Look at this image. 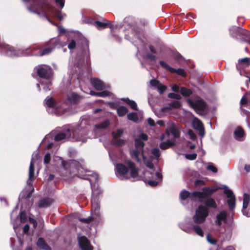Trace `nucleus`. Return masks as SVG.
<instances>
[{
	"label": "nucleus",
	"instance_id": "bb28decb",
	"mask_svg": "<svg viewBox=\"0 0 250 250\" xmlns=\"http://www.w3.org/2000/svg\"><path fill=\"white\" fill-rule=\"evenodd\" d=\"M234 137L237 140L242 138L244 136V131L241 127H238L234 132Z\"/></svg>",
	"mask_w": 250,
	"mask_h": 250
},
{
	"label": "nucleus",
	"instance_id": "9d476101",
	"mask_svg": "<svg viewBox=\"0 0 250 250\" xmlns=\"http://www.w3.org/2000/svg\"><path fill=\"white\" fill-rule=\"evenodd\" d=\"M78 242L82 250H93V247L90 245L89 241L85 236L79 237Z\"/></svg>",
	"mask_w": 250,
	"mask_h": 250
},
{
	"label": "nucleus",
	"instance_id": "393cba45",
	"mask_svg": "<svg viewBox=\"0 0 250 250\" xmlns=\"http://www.w3.org/2000/svg\"><path fill=\"white\" fill-rule=\"evenodd\" d=\"M239 37L242 38L245 42L250 40V32L242 28Z\"/></svg>",
	"mask_w": 250,
	"mask_h": 250
},
{
	"label": "nucleus",
	"instance_id": "58836bf2",
	"mask_svg": "<svg viewBox=\"0 0 250 250\" xmlns=\"http://www.w3.org/2000/svg\"><path fill=\"white\" fill-rule=\"evenodd\" d=\"M169 105L171 107V109H179L181 106V103L178 101H173L169 104Z\"/></svg>",
	"mask_w": 250,
	"mask_h": 250
},
{
	"label": "nucleus",
	"instance_id": "680f3d73",
	"mask_svg": "<svg viewBox=\"0 0 250 250\" xmlns=\"http://www.w3.org/2000/svg\"><path fill=\"white\" fill-rule=\"evenodd\" d=\"M250 200V195L248 193L244 194L243 202L249 203Z\"/></svg>",
	"mask_w": 250,
	"mask_h": 250
},
{
	"label": "nucleus",
	"instance_id": "f8f14e48",
	"mask_svg": "<svg viewBox=\"0 0 250 250\" xmlns=\"http://www.w3.org/2000/svg\"><path fill=\"white\" fill-rule=\"evenodd\" d=\"M250 65V58H245L241 59H239L238 61V63L236 65L237 69L241 71L244 70L247 67Z\"/></svg>",
	"mask_w": 250,
	"mask_h": 250
},
{
	"label": "nucleus",
	"instance_id": "2f4dec72",
	"mask_svg": "<svg viewBox=\"0 0 250 250\" xmlns=\"http://www.w3.org/2000/svg\"><path fill=\"white\" fill-rule=\"evenodd\" d=\"M169 130L175 138H178L180 137V132L174 125H172L170 126Z\"/></svg>",
	"mask_w": 250,
	"mask_h": 250
},
{
	"label": "nucleus",
	"instance_id": "3c124183",
	"mask_svg": "<svg viewBox=\"0 0 250 250\" xmlns=\"http://www.w3.org/2000/svg\"><path fill=\"white\" fill-rule=\"evenodd\" d=\"M157 88L159 90V93L160 94H162L166 91L167 87L166 85L160 83L159 85H158V86L157 87Z\"/></svg>",
	"mask_w": 250,
	"mask_h": 250
},
{
	"label": "nucleus",
	"instance_id": "7ed1b4c3",
	"mask_svg": "<svg viewBox=\"0 0 250 250\" xmlns=\"http://www.w3.org/2000/svg\"><path fill=\"white\" fill-rule=\"evenodd\" d=\"M145 143L140 139L136 138L134 139L135 148L130 151V155L131 157L135 158L138 163L141 162V159L139 156L141 154L142 156L143 160L146 159L144 155Z\"/></svg>",
	"mask_w": 250,
	"mask_h": 250
},
{
	"label": "nucleus",
	"instance_id": "09e8293b",
	"mask_svg": "<svg viewBox=\"0 0 250 250\" xmlns=\"http://www.w3.org/2000/svg\"><path fill=\"white\" fill-rule=\"evenodd\" d=\"M224 192H225V193L226 194L227 197L229 199L235 198V195H234L233 192L231 190H230V189L225 190L224 191Z\"/></svg>",
	"mask_w": 250,
	"mask_h": 250
},
{
	"label": "nucleus",
	"instance_id": "0e129e2a",
	"mask_svg": "<svg viewBox=\"0 0 250 250\" xmlns=\"http://www.w3.org/2000/svg\"><path fill=\"white\" fill-rule=\"evenodd\" d=\"M147 184L151 187H155L158 185V182L150 180L147 181Z\"/></svg>",
	"mask_w": 250,
	"mask_h": 250
},
{
	"label": "nucleus",
	"instance_id": "7c9ffc66",
	"mask_svg": "<svg viewBox=\"0 0 250 250\" xmlns=\"http://www.w3.org/2000/svg\"><path fill=\"white\" fill-rule=\"evenodd\" d=\"M180 92L184 97H189L192 93V91L190 89L185 87H181Z\"/></svg>",
	"mask_w": 250,
	"mask_h": 250
},
{
	"label": "nucleus",
	"instance_id": "f704fd0d",
	"mask_svg": "<svg viewBox=\"0 0 250 250\" xmlns=\"http://www.w3.org/2000/svg\"><path fill=\"white\" fill-rule=\"evenodd\" d=\"M227 214L225 211L220 212L216 216L217 221H226L227 218Z\"/></svg>",
	"mask_w": 250,
	"mask_h": 250
},
{
	"label": "nucleus",
	"instance_id": "5701e85b",
	"mask_svg": "<svg viewBox=\"0 0 250 250\" xmlns=\"http://www.w3.org/2000/svg\"><path fill=\"white\" fill-rule=\"evenodd\" d=\"M110 93V92L107 90H104L100 92H97L93 90H91L90 91V94L91 95L101 97L108 96H109Z\"/></svg>",
	"mask_w": 250,
	"mask_h": 250
},
{
	"label": "nucleus",
	"instance_id": "39448f33",
	"mask_svg": "<svg viewBox=\"0 0 250 250\" xmlns=\"http://www.w3.org/2000/svg\"><path fill=\"white\" fill-rule=\"evenodd\" d=\"M218 190V188L214 187H205L202 188V191H195L191 193V197L192 200L194 198L199 199H207L209 196L212 195L214 192Z\"/></svg>",
	"mask_w": 250,
	"mask_h": 250
},
{
	"label": "nucleus",
	"instance_id": "20e7f679",
	"mask_svg": "<svg viewBox=\"0 0 250 250\" xmlns=\"http://www.w3.org/2000/svg\"><path fill=\"white\" fill-rule=\"evenodd\" d=\"M208 213L209 210L207 207L202 205L199 206L193 216L194 223L197 224L203 223L208 216Z\"/></svg>",
	"mask_w": 250,
	"mask_h": 250
},
{
	"label": "nucleus",
	"instance_id": "4468645a",
	"mask_svg": "<svg viewBox=\"0 0 250 250\" xmlns=\"http://www.w3.org/2000/svg\"><path fill=\"white\" fill-rule=\"evenodd\" d=\"M103 21L104 22L99 21H95V25L98 29H105L107 27H112V25L109 21L105 19H103Z\"/></svg>",
	"mask_w": 250,
	"mask_h": 250
},
{
	"label": "nucleus",
	"instance_id": "ea45409f",
	"mask_svg": "<svg viewBox=\"0 0 250 250\" xmlns=\"http://www.w3.org/2000/svg\"><path fill=\"white\" fill-rule=\"evenodd\" d=\"M113 144V145L118 146H122L124 145L125 144V141L123 139H114Z\"/></svg>",
	"mask_w": 250,
	"mask_h": 250
},
{
	"label": "nucleus",
	"instance_id": "6e6552de",
	"mask_svg": "<svg viewBox=\"0 0 250 250\" xmlns=\"http://www.w3.org/2000/svg\"><path fill=\"white\" fill-rule=\"evenodd\" d=\"M187 102L195 111H204L207 106L206 102L202 99L197 100L195 102H193L190 99H188Z\"/></svg>",
	"mask_w": 250,
	"mask_h": 250
},
{
	"label": "nucleus",
	"instance_id": "c03bdc74",
	"mask_svg": "<svg viewBox=\"0 0 250 250\" xmlns=\"http://www.w3.org/2000/svg\"><path fill=\"white\" fill-rule=\"evenodd\" d=\"M146 158L145 159V160H143L144 161V163L146 167H148L150 169H153L154 168V165L152 163V160H146Z\"/></svg>",
	"mask_w": 250,
	"mask_h": 250
},
{
	"label": "nucleus",
	"instance_id": "603ef678",
	"mask_svg": "<svg viewBox=\"0 0 250 250\" xmlns=\"http://www.w3.org/2000/svg\"><path fill=\"white\" fill-rule=\"evenodd\" d=\"M146 58L151 61H155L156 60V56L152 53L146 54Z\"/></svg>",
	"mask_w": 250,
	"mask_h": 250
},
{
	"label": "nucleus",
	"instance_id": "4c0bfd02",
	"mask_svg": "<svg viewBox=\"0 0 250 250\" xmlns=\"http://www.w3.org/2000/svg\"><path fill=\"white\" fill-rule=\"evenodd\" d=\"M124 133V130L122 129H118L117 132L113 131L112 136L114 139H117L122 136Z\"/></svg>",
	"mask_w": 250,
	"mask_h": 250
},
{
	"label": "nucleus",
	"instance_id": "0eeeda50",
	"mask_svg": "<svg viewBox=\"0 0 250 250\" xmlns=\"http://www.w3.org/2000/svg\"><path fill=\"white\" fill-rule=\"evenodd\" d=\"M102 191L99 188L92 189L91 196V209L94 211L96 215H98L100 209L99 197Z\"/></svg>",
	"mask_w": 250,
	"mask_h": 250
},
{
	"label": "nucleus",
	"instance_id": "052dcab7",
	"mask_svg": "<svg viewBox=\"0 0 250 250\" xmlns=\"http://www.w3.org/2000/svg\"><path fill=\"white\" fill-rule=\"evenodd\" d=\"M207 169L208 170L212 171V172H213L214 173H216L217 172V171H218L217 168L213 166L212 165H208L207 167Z\"/></svg>",
	"mask_w": 250,
	"mask_h": 250
},
{
	"label": "nucleus",
	"instance_id": "cd10ccee",
	"mask_svg": "<svg viewBox=\"0 0 250 250\" xmlns=\"http://www.w3.org/2000/svg\"><path fill=\"white\" fill-rule=\"evenodd\" d=\"M204 204L207 207L213 208H216L217 207L215 200L212 198H208L204 202Z\"/></svg>",
	"mask_w": 250,
	"mask_h": 250
},
{
	"label": "nucleus",
	"instance_id": "9b49d317",
	"mask_svg": "<svg viewBox=\"0 0 250 250\" xmlns=\"http://www.w3.org/2000/svg\"><path fill=\"white\" fill-rule=\"evenodd\" d=\"M90 83L97 90H103L105 88V85L103 82L97 78H91Z\"/></svg>",
	"mask_w": 250,
	"mask_h": 250
},
{
	"label": "nucleus",
	"instance_id": "a211bd4d",
	"mask_svg": "<svg viewBox=\"0 0 250 250\" xmlns=\"http://www.w3.org/2000/svg\"><path fill=\"white\" fill-rule=\"evenodd\" d=\"M42 5L49 12L53 13L55 10L54 6L48 0H41Z\"/></svg>",
	"mask_w": 250,
	"mask_h": 250
},
{
	"label": "nucleus",
	"instance_id": "8fccbe9b",
	"mask_svg": "<svg viewBox=\"0 0 250 250\" xmlns=\"http://www.w3.org/2000/svg\"><path fill=\"white\" fill-rule=\"evenodd\" d=\"M94 220L92 216H89L87 218H79V220L83 223L88 224Z\"/></svg>",
	"mask_w": 250,
	"mask_h": 250
},
{
	"label": "nucleus",
	"instance_id": "6ab92c4d",
	"mask_svg": "<svg viewBox=\"0 0 250 250\" xmlns=\"http://www.w3.org/2000/svg\"><path fill=\"white\" fill-rule=\"evenodd\" d=\"M52 203V200L49 198H43L41 200L38 204V207L40 208L49 207Z\"/></svg>",
	"mask_w": 250,
	"mask_h": 250
},
{
	"label": "nucleus",
	"instance_id": "a19ab883",
	"mask_svg": "<svg viewBox=\"0 0 250 250\" xmlns=\"http://www.w3.org/2000/svg\"><path fill=\"white\" fill-rule=\"evenodd\" d=\"M246 94L244 95L241 99L240 104L242 105H245L249 108V99L248 97H246Z\"/></svg>",
	"mask_w": 250,
	"mask_h": 250
},
{
	"label": "nucleus",
	"instance_id": "de8ad7c7",
	"mask_svg": "<svg viewBox=\"0 0 250 250\" xmlns=\"http://www.w3.org/2000/svg\"><path fill=\"white\" fill-rule=\"evenodd\" d=\"M197 155L196 153L185 154V158L189 160H194L197 158Z\"/></svg>",
	"mask_w": 250,
	"mask_h": 250
},
{
	"label": "nucleus",
	"instance_id": "a18cd8bd",
	"mask_svg": "<svg viewBox=\"0 0 250 250\" xmlns=\"http://www.w3.org/2000/svg\"><path fill=\"white\" fill-rule=\"evenodd\" d=\"M151 153L156 159H158L160 156L159 149L157 148H153L151 150Z\"/></svg>",
	"mask_w": 250,
	"mask_h": 250
},
{
	"label": "nucleus",
	"instance_id": "338daca9",
	"mask_svg": "<svg viewBox=\"0 0 250 250\" xmlns=\"http://www.w3.org/2000/svg\"><path fill=\"white\" fill-rule=\"evenodd\" d=\"M172 90L175 92H178L179 91V86L177 84H173L171 87Z\"/></svg>",
	"mask_w": 250,
	"mask_h": 250
},
{
	"label": "nucleus",
	"instance_id": "774afa93",
	"mask_svg": "<svg viewBox=\"0 0 250 250\" xmlns=\"http://www.w3.org/2000/svg\"><path fill=\"white\" fill-rule=\"evenodd\" d=\"M171 109V107L170 106V105L169 104L168 106H165V107L161 108L160 111L162 112H165L169 111Z\"/></svg>",
	"mask_w": 250,
	"mask_h": 250
},
{
	"label": "nucleus",
	"instance_id": "c85d7f7f",
	"mask_svg": "<svg viewBox=\"0 0 250 250\" xmlns=\"http://www.w3.org/2000/svg\"><path fill=\"white\" fill-rule=\"evenodd\" d=\"M128 111V109L124 105L120 106L117 109V114L119 117H123Z\"/></svg>",
	"mask_w": 250,
	"mask_h": 250
},
{
	"label": "nucleus",
	"instance_id": "1a4fd4ad",
	"mask_svg": "<svg viewBox=\"0 0 250 250\" xmlns=\"http://www.w3.org/2000/svg\"><path fill=\"white\" fill-rule=\"evenodd\" d=\"M160 65L162 67L169 71L171 73H177V75L181 76L183 77L186 78L187 77V73L183 68L175 69L170 67L164 61H160L159 62Z\"/></svg>",
	"mask_w": 250,
	"mask_h": 250
},
{
	"label": "nucleus",
	"instance_id": "5fc2aeb1",
	"mask_svg": "<svg viewBox=\"0 0 250 250\" xmlns=\"http://www.w3.org/2000/svg\"><path fill=\"white\" fill-rule=\"evenodd\" d=\"M51 161V155L49 153H47L44 157V163L49 164Z\"/></svg>",
	"mask_w": 250,
	"mask_h": 250
},
{
	"label": "nucleus",
	"instance_id": "69168bd1",
	"mask_svg": "<svg viewBox=\"0 0 250 250\" xmlns=\"http://www.w3.org/2000/svg\"><path fill=\"white\" fill-rule=\"evenodd\" d=\"M30 226L28 224H26L23 228V232L24 234H27L29 230Z\"/></svg>",
	"mask_w": 250,
	"mask_h": 250
},
{
	"label": "nucleus",
	"instance_id": "473e14b6",
	"mask_svg": "<svg viewBox=\"0 0 250 250\" xmlns=\"http://www.w3.org/2000/svg\"><path fill=\"white\" fill-rule=\"evenodd\" d=\"M45 103L47 106L50 108H54L56 105L54 99L52 97H47L45 99Z\"/></svg>",
	"mask_w": 250,
	"mask_h": 250
},
{
	"label": "nucleus",
	"instance_id": "f257e3e1",
	"mask_svg": "<svg viewBox=\"0 0 250 250\" xmlns=\"http://www.w3.org/2000/svg\"><path fill=\"white\" fill-rule=\"evenodd\" d=\"M127 167L122 163L117 164L116 169L118 173L122 175H126L128 171L131 178H136L139 174V169L136 167L135 164L131 160L127 162Z\"/></svg>",
	"mask_w": 250,
	"mask_h": 250
},
{
	"label": "nucleus",
	"instance_id": "f3484780",
	"mask_svg": "<svg viewBox=\"0 0 250 250\" xmlns=\"http://www.w3.org/2000/svg\"><path fill=\"white\" fill-rule=\"evenodd\" d=\"M37 245L40 248L44 250H51L50 247L48 245L42 238H39L37 242Z\"/></svg>",
	"mask_w": 250,
	"mask_h": 250
},
{
	"label": "nucleus",
	"instance_id": "c756f323",
	"mask_svg": "<svg viewBox=\"0 0 250 250\" xmlns=\"http://www.w3.org/2000/svg\"><path fill=\"white\" fill-rule=\"evenodd\" d=\"M191 193L186 190H183L180 193L179 197L182 200H186L188 197L191 199Z\"/></svg>",
	"mask_w": 250,
	"mask_h": 250
},
{
	"label": "nucleus",
	"instance_id": "72a5a7b5",
	"mask_svg": "<svg viewBox=\"0 0 250 250\" xmlns=\"http://www.w3.org/2000/svg\"><path fill=\"white\" fill-rule=\"evenodd\" d=\"M193 229L195 232L199 236L201 237L204 236V232L201 228L197 225H193L192 226Z\"/></svg>",
	"mask_w": 250,
	"mask_h": 250
},
{
	"label": "nucleus",
	"instance_id": "49530a36",
	"mask_svg": "<svg viewBox=\"0 0 250 250\" xmlns=\"http://www.w3.org/2000/svg\"><path fill=\"white\" fill-rule=\"evenodd\" d=\"M208 241L211 244L215 245L217 243V240L214 238L211 235L208 234L207 236Z\"/></svg>",
	"mask_w": 250,
	"mask_h": 250
},
{
	"label": "nucleus",
	"instance_id": "bf43d9fd",
	"mask_svg": "<svg viewBox=\"0 0 250 250\" xmlns=\"http://www.w3.org/2000/svg\"><path fill=\"white\" fill-rule=\"evenodd\" d=\"M205 184V183L204 181L199 179L195 180L194 182V185L196 187L204 185Z\"/></svg>",
	"mask_w": 250,
	"mask_h": 250
},
{
	"label": "nucleus",
	"instance_id": "e433bc0d",
	"mask_svg": "<svg viewBox=\"0 0 250 250\" xmlns=\"http://www.w3.org/2000/svg\"><path fill=\"white\" fill-rule=\"evenodd\" d=\"M227 204L230 210L233 209L235 207V198L229 199L227 201Z\"/></svg>",
	"mask_w": 250,
	"mask_h": 250
},
{
	"label": "nucleus",
	"instance_id": "2eb2a0df",
	"mask_svg": "<svg viewBox=\"0 0 250 250\" xmlns=\"http://www.w3.org/2000/svg\"><path fill=\"white\" fill-rule=\"evenodd\" d=\"M71 137V132L69 129H68L66 133L60 132L55 136V140L56 141H60L66 138Z\"/></svg>",
	"mask_w": 250,
	"mask_h": 250
},
{
	"label": "nucleus",
	"instance_id": "6e6d98bb",
	"mask_svg": "<svg viewBox=\"0 0 250 250\" xmlns=\"http://www.w3.org/2000/svg\"><path fill=\"white\" fill-rule=\"evenodd\" d=\"M130 107L133 110H138V108H137V105L136 104V103H135V102H134V101H132L131 100L130 101V102H129L128 104Z\"/></svg>",
	"mask_w": 250,
	"mask_h": 250
},
{
	"label": "nucleus",
	"instance_id": "dca6fc26",
	"mask_svg": "<svg viewBox=\"0 0 250 250\" xmlns=\"http://www.w3.org/2000/svg\"><path fill=\"white\" fill-rule=\"evenodd\" d=\"M242 28L233 26L229 29V33L230 35L234 38H238L239 37Z\"/></svg>",
	"mask_w": 250,
	"mask_h": 250
},
{
	"label": "nucleus",
	"instance_id": "37998d69",
	"mask_svg": "<svg viewBox=\"0 0 250 250\" xmlns=\"http://www.w3.org/2000/svg\"><path fill=\"white\" fill-rule=\"evenodd\" d=\"M167 97L171 99H174L176 100H180L182 97L179 94L175 93H169L167 95Z\"/></svg>",
	"mask_w": 250,
	"mask_h": 250
},
{
	"label": "nucleus",
	"instance_id": "79ce46f5",
	"mask_svg": "<svg viewBox=\"0 0 250 250\" xmlns=\"http://www.w3.org/2000/svg\"><path fill=\"white\" fill-rule=\"evenodd\" d=\"M109 122L108 120H105L104 122L97 125L98 128H106L109 125Z\"/></svg>",
	"mask_w": 250,
	"mask_h": 250
},
{
	"label": "nucleus",
	"instance_id": "864d4df0",
	"mask_svg": "<svg viewBox=\"0 0 250 250\" xmlns=\"http://www.w3.org/2000/svg\"><path fill=\"white\" fill-rule=\"evenodd\" d=\"M149 83L150 84L154 87H157L160 84V81L155 79H151Z\"/></svg>",
	"mask_w": 250,
	"mask_h": 250
},
{
	"label": "nucleus",
	"instance_id": "13d9d810",
	"mask_svg": "<svg viewBox=\"0 0 250 250\" xmlns=\"http://www.w3.org/2000/svg\"><path fill=\"white\" fill-rule=\"evenodd\" d=\"M138 139H140L141 140L147 141L148 139V137L146 134L141 133L139 135V137Z\"/></svg>",
	"mask_w": 250,
	"mask_h": 250
},
{
	"label": "nucleus",
	"instance_id": "f03ea898",
	"mask_svg": "<svg viewBox=\"0 0 250 250\" xmlns=\"http://www.w3.org/2000/svg\"><path fill=\"white\" fill-rule=\"evenodd\" d=\"M54 48L55 45L49 41L32 48L30 51L32 55L41 57L49 54Z\"/></svg>",
	"mask_w": 250,
	"mask_h": 250
},
{
	"label": "nucleus",
	"instance_id": "b1692460",
	"mask_svg": "<svg viewBox=\"0 0 250 250\" xmlns=\"http://www.w3.org/2000/svg\"><path fill=\"white\" fill-rule=\"evenodd\" d=\"M239 37L242 38L245 42L250 40V32L242 28Z\"/></svg>",
	"mask_w": 250,
	"mask_h": 250
},
{
	"label": "nucleus",
	"instance_id": "c9c22d12",
	"mask_svg": "<svg viewBox=\"0 0 250 250\" xmlns=\"http://www.w3.org/2000/svg\"><path fill=\"white\" fill-rule=\"evenodd\" d=\"M127 118L130 121L137 122L138 120L137 114L136 112H131L127 114Z\"/></svg>",
	"mask_w": 250,
	"mask_h": 250
},
{
	"label": "nucleus",
	"instance_id": "a878e982",
	"mask_svg": "<svg viewBox=\"0 0 250 250\" xmlns=\"http://www.w3.org/2000/svg\"><path fill=\"white\" fill-rule=\"evenodd\" d=\"M35 168H34V164L33 162V159H32L29 168V178L28 179V182L29 180L31 181L34 177L35 175Z\"/></svg>",
	"mask_w": 250,
	"mask_h": 250
},
{
	"label": "nucleus",
	"instance_id": "ddd939ff",
	"mask_svg": "<svg viewBox=\"0 0 250 250\" xmlns=\"http://www.w3.org/2000/svg\"><path fill=\"white\" fill-rule=\"evenodd\" d=\"M82 99V97L78 94L72 92L69 96L67 97V100L72 104H78Z\"/></svg>",
	"mask_w": 250,
	"mask_h": 250
},
{
	"label": "nucleus",
	"instance_id": "aec40b11",
	"mask_svg": "<svg viewBox=\"0 0 250 250\" xmlns=\"http://www.w3.org/2000/svg\"><path fill=\"white\" fill-rule=\"evenodd\" d=\"M192 125L194 129L197 130H203L204 125L203 123L198 118H195L192 123Z\"/></svg>",
	"mask_w": 250,
	"mask_h": 250
},
{
	"label": "nucleus",
	"instance_id": "423d86ee",
	"mask_svg": "<svg viewBox=\"0 0 250 250\" xmlns=\"http://www.w3.org/2000/svg\"><path fill=\"white\" fill-rule=\"evenodd\" d=\"M37 75L41 78L49 80L53 75L52 68L46 65H39L35 68Z\"/></svg>",
	"mask_w": 250,
	"mask_h": 250
},
{
	"label": "nucleus",
	"instance_id": "412c9836",
	"mask_svg": "<svg viewBox=\"0 0 250 250\" xmlns=\"http://www.w3.org/2000/svg\"><path fill=\"white\" fill-rule=\"evenodd\" d=\"M142 30L138 26H131V33L138 39H140V35L142 34Z\"/></svg>",
	"mask_w": 250,
	"mask_h": 250
},
{
	"label": "nucleus",
	"instance_id": "4be33fe9",
	"mask_svg": "<svg viewBox=\"0 0 250 250\" xmlns=\"http://www.w3.org/2000/svg\"><path fill=\"white\" fill-rule=\"evenodd\" d=\"M175 143L169 140H167L165 142H163L160 144V147L163 150L167 149L171 146H174Z\"/></svg>",
	"mask_w": 250,
	"mask_h": 250
},
{
	"label": "nucleus",
	"instance_id": "e2e57ef3",
	"mask_svg": "<svg viewBox=\"0 0 250 250\" xmlns=\"http://www.w3.org/2000/svg\"><path fill=\"white\" fill-rule=\"evenodd\" d=\"M55 2L57 4H59L61 8H62L64 6L65 0H55Z\"/></svg>",
	"mask_w": 250,
	"mask_h": 250
},
{
	"label": "nucleus",
	"instance_id": "4d7b16f0",
	"mask_svg": "<svg viewBox=\"0 0 250 250\" xmlns=\"http://www.w3.org/2000/svg\"><path fill=\"white\" fill-rule=\"evenodd\" d=\"M76 43L75 40H72L68 44V48L70 49H74L76 47Z\"/></svg>",
	"mask_w": 250,
	"mask_h": 250
}]
</instances>
